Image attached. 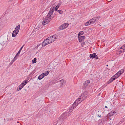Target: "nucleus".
Instances as JSON below:
<instances>
[{
  "mask_svg": "<svg viewBox=\"0 0 125 125\" xmlns=\"http://www.w3.org/2000/svg\"><path fill=\"white\" fill-rule=\"evenodd\" d=\"M53 13V12L49 11V12L48 13L46 17H47V18H49V19L51 17V16Z\"/></svg>",
  "mask_w": 125,
  "mask_h": 125,
  "instance_id": "13",
  "label": "nucleus"
},
{
  "mask_svg": "<svg viewBox=\"0 0 125 125\" xmlns=\"http://www.w3.org/2000/svg\"><path fill=\"white\" fill-rule=\"evenodd\" d=\"M62 84H63V83H62Z\"/></svg>",
  "mask_w": 125,
  "mask_h": 125,
  "instance_id": "51",
  "label": "nucleus"
},
{
  "mask_svg": "<svg viewBox=\"0 0 125 125\" xmlns=\"http://www.w3.org/2000/svg\"><path fill=\"white\" fill-rule=\"evenodd\" d=\"M74 107H73V106H72V107H71L69 109V112H71L72 111V110L73 109V108H74Z\"/></svg>",
  "mask_w": 125,
  "mask_h": 125,
  "instance_id": "31",
  "label": "nucleus"
},
{
  "mask_svg": "<svg viewBox=\"0 0 125 125\" xmlns=\"http://www.w3.org/2000/svg\"><path fill=\"white\" fill-rule=\"evenodd\" d=\"M20 25L19 24L16 27L15 30L12 33V36L13 37H15L18 34L20 29Z\"/></svg>",
  "mask_w": 125,
  "mask_h": 125,
  "instance_id": "2",
  "label": "nucleus"
},
{
  "mask_svg": "<svg viewBox=\"0 0 125 125\" xmlns=\"http://www.w3.org/2000/svg\"><path fill=\"white\" fill-rule=\"evenodd\" d=\"M61 4V3H60L57 5L55 8V11H57V10L59 8Z\"/></svg>",
  "mask_w": 125,
  "mask_h": 125,
  "instance_id": "14",
  "label": "nucleus"
},
{
  "mask_svg": "<svg viewBox=\"0 0 125 125\" xmlns=\"http://www.w3.org/2000/svg\"><path fill=\"white\" fill-rule=\"evenodd\" d=\"M124 70L123 69H122L120 70L118 72L119 73L120 75H121L124 72Z\"/></svg>",
  "mask_w": 125,
  "mask_h": 125,
  "instance_id": "23",
  "label": "nucleus"
},
{
  "mask_svg": "<svg viewBox=\"0 0 125 125\" xmlns=\"http://www.w3.org/2000/svg\"><path fill=\"white\" fill-rule=\"evenodd\" d=\"M19 56L18 55H16H16L14 57L13 59L12 60L14 62L17 59V57Z\"/></svg>",
  "mask_w": 125,
  "mask_h": 125,
  "instance_id": "24",
  "label": "nucleus"
},
{
  "mask_svg": "<svg viewBox=\"0 0 125 125\" xmlns=\"http://www.w3.org/2000/svg\"><path fill=\"white\" fill-rule=\"evenodd\" d=\"M85 37L84 36H78V38L79 41L80 42H81L82 41H83L85 39Z\"/></svg>",
  "mask_w": 125,
  "mask_h": 125,
  "instance_id": "11",
  "label": "nucleus"
},
{
  "mask_svg": "<svg viewBox=\"0 0 125 125\" xmlns=\"http://www.w3.org/2000/svg\"><path fill=\"white\" fill-rule=\"evenodd\" d=\"M100 18V16H97L94 17L89 20L87 22L85 23V25L88 26L90 24H92L96 23L98 21L99 19Z\"/></svg>",
  "mask_w": 125,
  "mask_h": 125,
  "instance_id": "1",
  "label": "nucleus"
},
{
  "mask_svg": "<svg viewBox=\"0 0 125 125\" xmlns=\"http://www.w3.org/2000/svg\"><path fill=\"white\" fill-rule=\"evenodd\" d=\"M120 49H122L124 50V51H125V44H124L120 48Z\"/></svg>",
  "mask_w": 125,
  "mask_h": 125,
  "instance_id": "27",
  "label": "nucleus"
},
{
  "mask_svg": "<svg viewBox=\"0 0 125 125\" xmlns=\"http://www.w3.org/2000/svg\"><path fill=\"white\" fill-rule=\"evenodd\" d=\"M42 46H45V45H46V43H45V42H44V41H43L42 44Z\"/></svg>",
  "mask_w": 125,
  "mask_h": 125,
  "instance_id": "29",
  "label": "nucleus"
},
{
  "mask_svg": "<svg viewBox=\"0 0 125 125\" xmlns=\"http://www.w3.org/2000/svg\"><path fill=\"white\" fill-rule=\"evenodd\" d=\"M60 14H62L63 13V11L62 10H58L57 11Z\"/></svg>",
  "mask_w": 125,
  "mask_h": 125,
  "instance_id": "28",
  "label": "nucleus"
},
{
  "mask_svg": "<svg viewBox=\"0 0 125 125\" xmlns=\"http://www.w3.org/2000/svg\"><path fill=\"white\" fill-rule=\"evenodd\" d=\"M44 77V75L42 74L40 75L38 77V79L40 80H41Z\"/></svg>",
  "mask_w": 125,
  "mask_h": 125,
  "instance_id": "16",
  "label": "nucleus"
},
{
  "mask_svg": "<svg viewBox=\"0 0 125 125\" xmlns=\"http://www.w3.org/2000/svg\"><path fill=\"white\" fill-rule=\"evenodd\" d=\"M115 80V78H114L113 77H111V78L109 79V81H108L107 82V83L108 84L112 82H113L114 80Z\"/></svg>",
  "mask_w": 125,
  "mask_h": 125,
  "instance_id": "12",
  "label": "nucleus"
},
{
  "mask_svg": "<svg viewBox=\"0 0 125 125\" xmlns=\"http://www.w3.org/2000/svg\"><path fill=\"white\" fill-rule=\"evenodd\" d=\"M112 0H107L108 1L110 2L112 1Z\"/></svg>",
  "mask_w": 125,
  "mask_h": 125,
  "instance_id": "46",
  "label": "nucleus"
},
{
  "mask_svg": "<svg viewBox=\"0 0 125 125\" xmlns=\"http://www.w3.org/2000/svg\"><path fill=\"white\" fill-rule=\"evenodd\" d=\"M14 34L15 35V34H16V33L14 32Z\"/></svg>",
  "mask_w": 125,
  "mask_h": 125,
  "instance_id": "50",
  "label": "nucleus"
},
{
  "mask_svg": "<svg viewBox=\"0 0 125 125\" xmlns=\"http://www.w3.org/2000/svg\"><path fill=\"white\" fill-rule=\"evenodd\" d=\"M125 121V117L124 118L123 120L122 121H121L120 122H121V123H122L123 122H124Z\"/></svg>",
  "mask_w": 125,
  "mask_h": 125,
  "instance_id": "37",
  "label": "nucleus"
},
{
  "mask_svg": "<svg viewBox=\"0 0 125 125\" xmlns=\"http://www.w3.org/2000/svg\"><path fill=\"white\" fill-rule=\"evenodd\" d=\"M125 51H124V50H123H123H119L117 51V53L119 54H121L123 52H124Z\"/></svg>",
  "mask_w": 125,
  "mask_h": 125,
  "instance_id": "18",
  "label": "nucleus"
},
{
  "mask_svg": "<svg viewBox=\"0 0 125 125\" xmlns=\"http://www.w3.org/2000/svg\"><path fill=\"white\" fill-rule=\"evenodd\" d=\"M54 10H55L54 7L52 6L50 8V11L53 13Z\"/></svg>",
  "mask_w": 125,
  "mask_h": 125,
  "instance_id": "21",
  "label": "nucleus"
},
{
  "mask_svg": "<svg viewBox=\"0 0 125 125\" xmlns=\"http://www.w3.org/2000/svg\"><path fill=\"white\" fill-rule=\"evenodd\" d=\"M68 116V113L65 112L61 116L63 119H65Z\"/></svg>",
  "mask_w": 125,
  "mask_h": 125,
  "instance_id": "10",
  "label": "nucleus"
},
{
  "mask_svg": "<svg viewBox=\"0 0 125 125\" xmlns=\"http://www.w3.org/2000/svg\"><path fill=\"white\" fill-rule=\"evenodd\" d=\"M51 21L49 18H47L46 16L45 18L43 20L42 24L43 25H45Z\"/></svg>",
  "mask_w": 125,
  "mask_h": 125,
  "instance_id": "6",
  "label": "nucleus"
},
{
  "mask_svg": "<svg viewBox=\"0 0 125 125\" xmlns=\"http://www.w3.org/2000/svg\"><path fill=\"white\" fill-rule=\"evenodd\" d=\"M19 87V90H20L22 88L21 86L19 85L18 86Z\"/></svg>",
  "mask_w": 125,
  "mask_h": 125,
  "instance_id": "38",
  "label": "nucleus"
},
{
  "mask_svg": "<svg viewBox=\"0 0 125 125\" xmlns=\"http://www.w3.org/2000/svg\"><path fill=\"white\" fill-rule=\"evenodd\" d=\"M50 72V71H47L46 73L48 75L49 73Z\"/></svg>",
  "mask_w": 125,
  "mask_h": 125,
  "instance_id": "39",
  "label": "nucleus"
},
{
  "mask_svg": "<svg viewBox=\"0 0 125 125\" xmlns=\"http://www.w3.org/2000/svg\"><path fill=\"white\" fill-rule=\"evenodd\" d=\"M112 77H113L115 78V80L119 77L116 74L114 75Z\"/></svg>",
  "mask_w": 125,
  "mask_h": 125,
  "instance_id": "26",
  "label": "nucleus"
},
{
  "mask_svg": "<svg viewBox=\"0 0 125 125\" xmlns=\"http://www.w3.org/2000/svg\"><path fill=\"white\" fill-rule=\"evenodd\" d=\"M10 120V119L9 118H7L6 119V121H9V120Z\"/></svg>",
  "mask_w": 125,
  "mask_h": 125,
  "instance_id": "40",
  "label": "nucleus"
},
{
  "mask_svg": "<svg viewBox=\"0 0 125 125\" xmlns=\"http://www.w3.org/2000/svg\"><path fill=\"white\" fill-rule=\"evenodd\" d=\"M42 74L43 75H44V77L45 76H47L48 74H47L46 72L44 73H42Z\"/></svg>",
  "mask_w": 125,
  "mask_h": 125,
  "instance_id": "34",
  "label": "nucleus"
},
{
  "mask_svg": "<svg viewBox=\"0 0 125 125\" xmlns=\"http://www.w3.org/2000/svg\"><path fill=\"white\" fill-rule=\"evenodd\" d=\"M55 15L56 14L55 13L53 14L52 15H52L51 16V17H50V18H49V19H51V20L53 18L55 17Z\"/></svg>",
  "mask_w": 125,
  "mask_h": 125,
  "instance_id": "22",
  "label": "nucleus"
},
{
  "mask_svg": "<svg viewBox=\"0 0 125 125\" xmlns=\"http://www.w3.org/2000/svg\"><path fill=\"white\" fill-rule=\"evenodd\" d=\"M68 24L67 23L63 24L59 27L58 31H59L65 29L68 26Z\"/></svg>",
  "mask_w": 125,
  "mask_h": 125,
  "instance_id": "4",
  "label": "nucleus"
},
{
  "mask_svg": "<svg viewBox=\"0 0 125 125\" xmlns=\"http://www.w3.org/2000/svg\"><path fill=\"white\" fill-rule=\"evenodd\" d=\"M98 116L99 117H101V115H98Z\"/></svg>",
  "mask_w": 125,
  "mask_h": 125,
  "instance_id": "44",
  "label": "nucleus"
},
{
  "mask_svg": "<svg viewBox=\"0 0 125 125\" xmlns=\"http://www.w3.org/2000/svg\"><path fill=\"white\" fill-rule=\"evenodd\" d=\"M41 45V43H40L39 44H38L37 45L38 46V47H39L40 45Z\"/></svg>",
  "mask_w": 125,
  "mask_h": 125,
  "instance_id": "41",
  "label": "nucleus"
},
{
  "mask_svg": "<svg viewBox=\"0 0 125 125\" xmlns=\"http://www.w3.org/2000/svg\"><path fill=\"white\" fill-rule=\"evenodd\" d=\"M89 57L90 59L92 58L93 59L94 58L96 59H99L95 53H94L93 54H90Z\"/></svg>",
  "mask_w": 125,
  "mask_h": 125,
  "instance_id": "8",
  "label": "nucleus"
},
{
  "mask_svg": "<svg viewBox=\"0 0 125 125\" xmlns=\"http://www.w3.org/2000/svg\"><path fill=\"white\" fill-rule=\"evenodd\" d=\"M84 32L82 31H80L78 35V36H80L82 35L83 34Z\"/></svg>",
  "mask_w": 125,
  "mask_h": 125,
  "instance_id": "20",
  "label": "nucleus"
},
{
  "mask_svg": "<svg viewBox=\"0 0 125 125\" xmlns=\"http://www.w3.org/2000/svg\"><path fill=\"white\" fill-rule=\"evenodd\" d=\"M14 62L13 61V60H12V61L10 62L9 63V66H10L11 65H12V64L13 63V62Z\"/></svg>",
  "mask_w": 125,
  "mask_h": 125,
  "instance_id": "33",
  "label": "nucleus"
},
{
  "mask_svg": "<svg viewBox=\"0 0 125 125\" xmlns=\"http://www.w3.org/2000/svg\"><path fill=\"white\" fill-rule=\"evenodd\" d=\"M20 86H21L22 88L25 85V84H24V83H21L19 85Z\"/></svg>",
  "mask_w": 125,
  "mask_h": 125,
  "instance_id": "30",
  "label": "nucleus"
},
{
  "mask_svg": "<svg viewBox=\"0 0 125 125\" xmlns=\"http://www.w3.org/2000/svg\"><path fill=\"white\" fill-rule=\"evenodd\" d=\"M19 90V89H18V88H17V91H18Z\"/></svg>",
  "mask_w": 125,
  "mask_h": 125,
  "instance_id": "47",
  "label": "nucleus"
},
{
  "mask_svg": "<svg viewBox=\"0 0 125 125\" xmlns=\"http://www.w3.org/2000/svg\"><path fill=\"white\" fill-rule=\"evenodd\" d=\"M106 116L105 117V119H107Z\"/></svg>",
  "mask_w": 125,
  "mask_h": 125,
  "instance_id": "48",
  "label": "nucleus"
},
{
  "mask_svg": "<svg viewBox=\"0 0 125 125\" xmlns=\"http://www.w3.org/2000/svg\"><path fill=\"white\" fill-rule=\"evenodd\" d=\"M48 39V38L47 39H46V40H45L44 41V42H45V43H46V45H47L49 43H51V42H50V41Z\"/></svg>",
  "mask_w": 125,
  "mask_h": 125,
  "instance_id": "15",
  "label": "nucleus"
},
{
  "mask_svg": "<svg viewBox=\"0 0 125 125\" xmlns=\"http://www.w3.org/2000/svg\"><path fill=\"white\" fill-rule=\"evenodd\" d=\"M105 107L106 108H107V106H105Z\"/></svg>",
  "mask_w": 125,
  "mask_h": 125,
  "instance_id": "49",
  "label": "nucleus"
},
{
  "mask_svg": "<svg viewBox=\"0 0 125 125\" xmlns=\"http://www.w3.org/2000/svg\"><path fill=\"white\" fill-rule=\"evenodd\" d=\"M116 74L119 77L121 75L119 73H118V72H117L116 73Z\"/></svg>",
  "mask_w": 125,
  "mask_h": 125,
  "instance_id": "35",
  "label": "nucleus"
},
{
  "mask_svg": "<svg viewBox=\"0 0 125 125\" xmlns=\"http://www.w3.org/2000/svg\"><path fill=\"white\" fill-rule=\"evenodd\" d=\"M13 120V118H10V120L11 121L12 120Z\"/></svg>",
  "mask_w": 125,
  "mask_h": 125,
  "instance_id": "45",
  "label": "nucleus"
},
{
  "mask_svg": "<svg viewBox=\"0 0 125 125\" xmlns=\"http://www.w3.org/2000/svg\"><path fill=\"white\" fill-rule=\"evenodd\" d=\"M108 66V65H107V66Z\"/></svg>",
  "mask_w": 125,
  "mask_h": 125,
  "instance_id": "52",
  "label": "nucleus"
},
{
  "mask_svg": "<svg viewBox=\"0 0 125 125\" xmlns=\"http://www.w3.org/2000/svg\"><path fill=\"white\" fill-rule=\"evenodd\" d=\"M38 46L37 45L35 47V48L36 49H37L38 48Z\"/></svg>",
  "mask_w": 125,
  "mask_h": 125,
  "instance_id": "43",
  "label": "nucleus"
},
{
  "mask_svg": "<svg viewBox=\"0 0 125 125\" xmlns=\"http://www.w3.org/2000/svg\"><path fill=\"white\" fill-rule=\"evenodd\" d=\"M113 114L112 113V112H111L109 113L107 115V116L108 117H110L111 116L113 115Z\"/></svg>",
  "mask_w": 125,
  "mask_h": 125,
  "instance_id": "19",
  "label": "nucleus"
},
{
  "mask_svg": "<svg viewBox=\"0 0 125 125\" xmlns=\"http://www.w3.org/2000/svg\"><path fill=\"white\" fill-rule=\"evenodd\" d=\"M37 59L36 58H35L32 60V63H36L37 62Z\"/></svg>",
  "mask_w": 125,
  "mask_h": 125,
  "instance_id": "25",
  "label": "nucleus"
},
{
  "mask_svg": "<svg viewBox=\"0 0 125 125\" xmlns=\"http://www.w3.org/2000/svg\"><path fill=\"white\" fill-rule=\"evenodd\" d=\"M88 92L87 91H85L82 93L81 96L79 97V99L81 100V101H83L87 97L88 95Z\"/></svg>",
  "mask_w": 125,
  "mask_h": 125,
  "instance_id": "3",
  "label": "nucleus"
},
{
  "mask_svg": "<svg viewBox=\"0 0 125 125\" xmlns=\"http://www.w3.org/2000/svg\"><path fill=\"white\" fill-rule=\"evenodd\" d=\"M57 37V35H54L50 36L48 38V39H49L50 41V42H53L56 39Z\"/></svg>",
  "mask_w": 125,
  "mask_h": 125,
  "instance_id": "5",
  "label": "nucleus"
},
{
  "mask_svg": "<svg viewBox=\"0 0 125 125\" xmlns=\"http://www.w3.org/2000/svg\"><path fill=\"white\" fill-rule=\"evenodd\" d=\"M24 46V45H23L20 49L19 51L18 52V53L16 54V55H18L19 56V55L22 50V49L23 48V47Z\"/></svg>",
  "mask_w": 125,
  "mask_h": 125,
  "instance_id": "17",
  "label": "nucleus"
},
{
  "mask_svg": "<svg viewBox=\"0 0 125 125\" xmlns=\"http://www.w3.org/2000/svg\"><path fill=\"white\" fill-rule=\"evenodd\" d=\"M112 112V113H113V114H114V113H116V112H115V111H111Z\"/></svg>",
  "mask_w": 125,
  "mask_h": 125,
  "instance_id": "42",
  "label": "nucleus"
},
{
  "mask_svg": "<svg viewBox=\"0 0 125 125\" xmlns=\"http://www.w3.org/2000/svg\"><path fill=\"white\" fill-rule=\"evenodd\" d=\"M90 83V82L89 80H87L85 81L83 83L82 89H84L86 88L87 86Z\"/></svg>",
  "mask_w": 125,
  "mask_h": 125,
  "instance_id": "7",
  "label": "nucleus"
},
{
  "mask_svg": "<svg viewBox=\"0 0 125 125\" xmlns=\"http://www.w3.org/2000/svg\"><path fill=\"white\" fill-rule=\"evenodd\" d=\"M80 99H79V97L78 99H77L75 101L74 103L73 104L72 106L74 107L75 106H76L78 105V104L82 101L81 100L80 101Z\"/></svg>",
  "mask_w": 125,
  "mask_h": 125,
  "instance_id": "9",
  "label": "nucleus"
},
{
  "mask_svg": "<svg viewBox=\"0 0 125 125\" xmlns=\"http://www.w3.org/2000/svg\"><path fill=\"white\" fill-rule=\"evenodd\" d=\"M64 80L63 79H62L60 81H59V82H61V83H64Z\"/></svg>",
  "mask_w": 125,
  "mask_h": 125,
  "instance_id": "36",
  "label": "nucleus"
},
{
  "mask_svg": "<svg viewBox=\"0 0 125 125\" xmlns=\"http://www.w3.org/2000/svg\"><path fill=\"white\" fill-rule=\"evenodd\" d=\"M27 82L28 81L27 80H25L22 83H24V84H25V85L27 83Z\"/></svg>",
  "mask_w": 125,
  "mask_h": 125,
  "instance_id": "32",
  "label": "nucleus"
}]
</instances>
